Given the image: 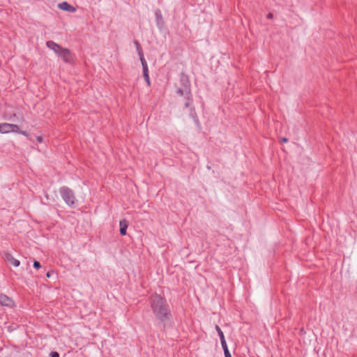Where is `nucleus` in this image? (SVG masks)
Here are the masks:
<instances>
[{"mask_svg": "<svg viewBox=\"0 0 357 357\" xmlns=\"http://www.w3.org/2000/svg\"><path fill=\"white\" fill-rule=\"evenodd\" d=\"M181 82L182 84L181 88H178L176 90L177 102L179 105H183L185 108L190 107V115L195 118L196 116L195 109L191 107L192 105V96L190 90V83L188 77L184 75H181Z\"/></svg>", "mask_w": 357, "mask_h": 357, "instance_id": "1", "label": "nucleus"}, {"mask_svg": "<svg viewBox=\"0 0 357 357\" xmlns=\"http://www.w3.org/2000/svg\"><path fill=\"white\" fill-rule=\"evenodd\" d=\"M150 305L155 317L160 321L169 320L172 314L166 300L158 294L150 298Z\"/></svg>", "mask_w": 357, "mask_h": 357, "instance_id": "2", "label": "nucleus"}, {"mask_svg": "<svg viewBox=\"0 0 357 357\" xmlns=\"http://www.w3.org/2000/svg\"><path fill=\"white\" fill-rule=\"evenodd\" d=\"M59 192L64 202L68 206H73L75 204L76 198L73 191L68 187L63 186L60 188Z\"/></svg>", "mask_w": 357, "mask_h": 357, "instance_id": "3", "label": "nucleus"}, {"mask_svg": "<svg viewBox=\"0 0 357 357\" xmlns=\"http://www.w3.org/2000/svg\"><path fill=\"white\" fill-rule=\"evenodd\" d=\"M18 132H20V128L16 124L8 123H3L0 124V132L2 134Z\"/></svg>", "mask_w": 357, "mask_h": 357, "instance_id": "4", "label": "nucleus"}, {"mask_svg": "<svg viewBox=\"0 0 357 357\" xmlns=\"http://www.w3.org/2000/svg\"><path fill=\"white\" fill-rule=\"evenodd\" d=\"M58 56L61 57L66 63H70L73 60L71 52L67 48L63 47Z\"/></svg>", "mask_w": 357, "mask_h": 357, "instance_id": "5", "label": "nucleus"}, {"mask_svg": "<svg viewBox=\"0 0 357 357\" xmlns=\"http://www.w3.org/2000/svg\"><path fill=\"white\" fill-rule=\"evenodd\" d=\"M0 304L2 306L12 307L14 306V301L5 294H0Z\"/></svg>", "mask_w": 357, "mask_h": 357, "instance_id": "6", "label": "nucleus"}, {"mask_svg": "<svg viewBox=\"0 0 357 357\" xmlns=\"http://www.w3.org/2000/svg\"><path fill=\"white\" fill-rule=\"evenodd\" d=\"M46 45L48 48L53 50L57 55H59V52L62 50V47L59 44L56 43L52 40H49L46 42Z\"/></svg>", "mask_w": 357, "mask_h": 357, "instance_id": "7", "label": "nucleus"}, {"mask_svg": "<svg viewBox=\"0 0 357 357\" xmlns=\"http://www.w3.org/2000/svg\"><path fill=\"white\" fill-rule=\"evenodd\" d=\"M4 259L10 262L14 266L17 267L20 266V262L18 259H15L10 253L6 252L4 254Z\"/></svg>", "mask_w": 357, "mask_h": 357, "instance_id": "8", "label": "nucleus"}, {"mask_svg": "<svg viewBox=\"0 0 357 357\" xmlns=\"http://www.w3.org/2000/svg\"><path fill=\"white\" fill-rule=\"evenodd\" d=\"M58 6L60 9L68 12H75L76 10L73 6L66 1L60 3Z\"/></svg>", "mask_w": 357, "mask_h": 357, "instance_id": "9", "label": "nucleus"}, {"mask_svg": "<svg viewBox=\"0 0 357 357\" xmlns=\"http://www.w3.org/2000/svg\"><path fill=\"white\" fill-rule=\"evenodd\" d=\"M119 225H120V234L122 236H125L126 234V229L128 227V222L125 219L121 220L119 222Z\"/></svg>", "mask_w": 357, "mask_h": 357, "instance_id": "10", "label": "nucleus"}, {"mask_svg": "<svg viewBox=\"0 0 357 357\" xmlns=\"http://www.w3.org/2000/svg\"><path fill=\"white\" fill-rule=\"evenodd\" d=\"M221 344L224 350L225 357H231V355L228 349L226 341L222 342Z\"/></svg>", "mask_w": 357, "mask_h": 357, "instance_id": "11", "label": "nucleus"}, {"mask_svg": "<svg viewBox=\"0 0 357 357\" xmlns=\"http://www.w3.org/2000/svg\"><path fill=\"white\" fill-rule=\"evenodd\" d=\"M215 330L217 331L218 335L220 336V342H222L226 341L225 339L223 332L218 325L215 326Z\"/></svg>", "mask_w": 357, "mask_h": 357, "instance_id": "12", "label": "nucleus"}, {"mask_svg": "<svg viewBox=\"0 0 357 357\" xmlns=\"http://www.w3.org/2000/svg\"><path fill=\"white\" fill-rule=\"evenodd\" d=\"M143 76L145 79L146 82L149 86L150 85V79H149V70L143 71Z\"/></svg>", "mask_w": 357, "mask_h": 357, "instance_id": "13", "label": "nucleus"}, {"mask_svg": "<svg viewBox=\"0 0 357 357\" xmlns=\"http://www.w3.org/2000/svg\"><path fill=\"white\" fill-rule=\"evenodd\" d=\"M134 43L136 46L138 54H143V51H142V49L138 41H135Z\"/></svg>", "mask_w": 357, "mask_h": 357, "instance_id": "14", "label": "nucleus"}, {"mask_svg": "<svg viewBox=\"0 0 357 357\" xmlns=\"http://www.w3.org/2000/svg\"><path fill=\"white\" fill-rule=\"evenodd\" d=\"M33 267H34L35 268L38 269V268H40L41 267V265H40V262H39V261H35L33 262Z\"/></svg>", "mask_w": 357, "mask_h": 357, "instance_id": "15", "label": "nucleus"}, {"mask_svg": "<svg viewBox=\"0 0 357 357\" xmlns=\"http://www.w3.org/2000/svg\"><path fill=\"white\" fill-rule=\"evenodd\" d=\"M142 65L143 71H148L149 70L148 65L146 63V61L142 63Z\"/></svg>", "mask_w": 357, "mask_h": 357, "instance_id": "16", "label": "nucleus"}, {"mask_svg": "<svg viewBox=\"0 0 357 357\" xmlns=\"http://www.w3.org/2000/svg\"><path fill=\"white\" fill-rule=\"evenodd\" d=\"M50 357H59V354L56 351H52L50 353Z\"/></svg>", "mask_w": 357, "mask_h": 357, "instance_id": "17", "label": "nucleus"}, {"mask_svg": "<svg viewBox=\"0 0 357 357\" xmlns=\"http://www.w3.org/2000/svg\"><path fill=\"white\" fill-rule=\"evenodd\" d=\"M139 56L140 61H141L142 63H144V62H146V60H145V59L144 57V54H139Z\"/></svg>", "mask_w": 357, "mask_h": 357, "instance_id": "18", "label": "nucleus"}, {"mask_svg": "<svg viewBox=\"0 0 357 357\" xmlns=\"http://www.w3.org/2000/svg\"><path fill=\"white\" fill-rule=\"evenodd\" d=\"M17 133L22 134V135L27 137L29 136V134L27 133V132L22 131V130H20V132H18Z\"/></svg>", "mask_w": 357, "mask_h": 357, "instance_id": "19", "label": "nucleus"}, {"mask_svg": "<svg viewBox=\"0 0 357 357\" xmlns=\"http://www.w3.org/2000/svg\"><path fill=\"white\" fill-rule=\"evenodd\" d=\"M37 142H39V143H41L43 142V137L41 136H38L37 137Z\"/></svg>", "mask_w": 357, "mask_h": 357, "instance_id": "20", "label": "nucleus"}, {"mask_svg": "<svg viewBox=\"0 0 357 357\" xmlns=\"http://www.w3.org/2000/svg\"><path fill=\"white\" fill-rule=\"evenodd\" d=\"M273 15L271 13H268V15H267V17L268 19H271V18H273Z\"/></svg>", "mask_w": 357, "mask_h": 357, "instance_id": "21", "label": "nucleus"}, {"mask_svg": "<svg viewBox=\"0 0 357 357\" xmlns=\"http://www.w3.org/2000/svg\"><path fill=\"white\" fill-rule=\"evenodd\" d=\"M287 141H288V139L287 138H285V137H283V138L281 139V142H287Z\"/></svg>", "mask_w": 357, "mask_h": 357, "instance_id": "22", "label": "nucleus"}, {"mask_svg": "<svg viewBox=\"0 0 357 357\" xmlns=\"http://www.w3.org/2000/svg\"><path fill=\"white\" fill-rule=\"evenodd\" d=\"M46 276H47V278H50V273L48 272V273L46 274Z\"/></svg>", "mask_w": 357, "mask_h": 357, "instance_id": "23", "label": "nucleus"}]
</instances>
